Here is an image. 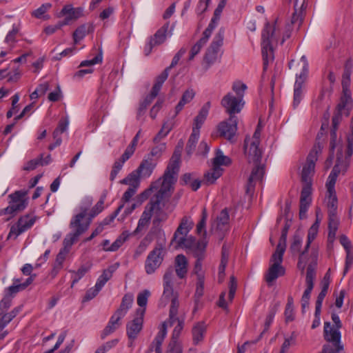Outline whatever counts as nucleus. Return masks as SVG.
Returning <instances> with one entry per match:
<instances>
[{
    "label": "nucleus",
    "instance_id": "f257e3e1",
    "mask_svg": "<svg viewBox=\"0 0 353 353\" xmlns=\"http://www.w3.org/2000/svg\"><path fill=\"white\" fill-rule=\"evenodd\" d=\"M103 204L104 199L101 198L92 208L85 222L83 221V219L88 214V209L85 208H81V212L73 216L70 223V228L72 231L66 236L63 241L65 247L72 245L78 240L79 236L88 230L92 219L103 210Z\"/></svg>",
    "mask_w": 353,
    "mask_h": 353
},
{
    "label": "nucleus",
    "instance_id": "f03ea898",
    "mask_svg": "<svg viewBox=\"0 0 353 353\" xmlns=\"http://www.w3.org/2000/svg\"><path fill=\"white\" fill-rule=\"evenodd\" d=\"M182 148L183 143L176 147L163 176L160 178L161 179V188L159 190V192L168 196H170V192L174 189L173 185L177 179Z\"/></svg>",
    "mask_w": 353,
    "mask_h": 353
},
{
    "label": "nucleus",
    "instance_id": "7ed1b4c3",
    "mask_svg": "<svg viewBox=\"0 0 353 353\" xmlns=\"http://www.w3.org/2000/svg\"><path fill=\"white\" fill-rule=\"evenodd\" d=\"M327 208L328 215V235L327 241L332 244L339 225V219L337 216L338 199L336 192L327 193Z\"/></svg>",
    "mask_w": 353,
    "mask_h": 353
},
{
    "label": "nucleus",
    "instance_id": "20e7f679",
    "mask_svg": "<svg viewBox=\"0 0 353 353\" xmlns=\"http://www.w3.org/2000/svg\"><path fill=\"white\" fill-rule=\"evenodd\" d=\"M311 262L307 267L305 283L306 289L305 290L301 300V307L303 312L310 304V294L314 286V281L316 279V268L317 265L318 253L315 250H312L310 254Z\"/></svg>",
    "mask_w": 353,
    "mask_h": 353
},
{
    "label": "nucleus",
    "instance_id": "39448f33",
    "mask_svg": "<svg viewBox=\"0 0 353 353\" xmlns=\"http://www.w3.org/2000/svg\"><path fill=\"white\" fill-rule=\"evenodd\" d=\"M276 23L274 26L269 23H265V28L262 31V56L263 60V70H267L269 62L274 60V51L272 46V41L275 39Z\"/></svg>",
    "mask_w": 353,
    "mask_h": 353
},
{
    "label": "nucleus",
    "instance_id": "423d86ee",
    "mask_svg": "<svg viewBox=\"0 0 353 353\" xmlns=\"http://www.w3.org/2000/svg\"><path fill=\"white\" fill-rule=\"evenodd\" d=\"M323 147L319 143H316L307 157L306 163L301 172V181L303 185L312 187V176L314 173L315 164L318 156L322 152Z\"/></svg>",
    "mask_w": 353,
    "mask_h": 353
},
{
    "label": "nucleus",
    "instance_id": "0eeeda50",
    "mask_svg": "<svg viewBox=\"0 0 353 353\" xmlns=\"http://www.w3.org/2000/svg\"><path fill=\"white\" fill-rule=\"evenodd\" d=\"M26 192L16 191L8 196L10 198L8 207L0 210V216L8 215L6 221H9L14 217L18 212L23 210L27 206V201L25 199Z\"/></svg>",
    "mask_w": 353,
    "mask_h": 353
},
{
    "label": "nucleus",
    "instance_id": "6e6552de",
    "mask_svg": "<svg viewBox=\"0 0 353 353\" xmlns=\"http://www.w3.org/2000/svg\"><path fill=\"white\" fill-rule=\"evenodd\" d=\"M165 197H168V196L164 194H161V192L158 191L154 196L151 199L149 203L145 207V210L139 220L138 225L134 232L141 231L144 227L149 224L152 213L155 210H160V203Z\"/></svg>",
    "mask_w": 353,
    "mask_h": 353
},
{
    "label": "nucleus",
    "instance_id": "1a4fd4ad",
    "mask_svg": "<svg viewBox=\"0 0 353 353\" xmlns=\"http://www.w3.org/2000/svg\"><path fill=\"white\" fill-rule=\"evenodd\" d=\"M349 165L350 163H348V161L343 160L342 150H339L336 154V164L334 165L332 170L331 171L328 176L327 181L326 182L325 184L327 188V193L332 194V192H336L334 186L336 181V179L341 172L344 174L347 171Z\"/></svg>",
    "mask_w": 353,
    "mask_h": 353
},
{
    "label": "nucleus",
    "instance_id": "9d476101",
    "mask_svg": "<svg viewBox=\"0 0 353 353\" xmlns=\"http://www.w3.org/2000/svg\"><path fill=\"white\" fill-rule=\"evenodd\" d=\"M283 256L273 254L270 260V267L265 274L264 279L269 286L279 276H282L285 274V269L282 265Z\"/></svg>",
    "mask_w": 353,
    "mask_h": 353
},
{
    "label": "nucleus",
    "instance_id": "9b49d317",
    "mask_svg": "<svg viewBox=\"0 0 353 353\" xmlns=\"http://www.w3.org/2000/svg\"><path fill=\"white\" fill-rule=\"evenodd\" d=\"M288 65L296 77L294 88L302 89L308 72V63L305 56H302L299 61L291 60Z\"/></svg>",
    "mask_w": 353,
    "mask_h": 353
},
{
    "label": "nucleus",
    "instance_id": "f8f14e48",
    "mask_svg": "<svg viewBox=\"0 0 353 353\" xmlns=\"http://www.w3.org/2000/svg\"><path fill=\"white\" fill-rule=\"evenodd\" d=\"M163 248L158 245L150 252L145 261V270L146 274H152L161 266L163 261Z\"/></svg>",
    "mask_w": 353,
    "mask_h": 353
},
{
    "label": "nucleus",
    "instance_id": "ddd939ff",
    "mask_svg": "<svg viewBox=\"0 0 353 353\" xmlns=\"http://www.w3.org/2000/svg\"><path fill=\"white\" fill-rule=\"evenodd\" d=\"M248 157L249 161H252L254 164L246 185V193L250 194L254 192L256 181H261L262 180L265 174V168L261 163V158L254 161L252 155L248 154Z\"/></svg>",
    "mask_w": 353,
    "mask_h": 353
},
{
    "label": "nucleus",
    "instance_id": "4468645a",
    "mask_svg": "<svg viewBox=\"0 0 353 353\" xmlns=\"http://www.w3.org/2000/svg\"><path fill=\"white\" fill-rule=\"evenodd\" d=\"M230 229V215L228 208L223 209L216 219L212 223L211 230L223 239Z\"/></svg>",
    "mask_w": 353,
    "mask_h": 353
},
{
    "label": "nucleus",
    "instance_id": "2eb2a0df",
    "mask_svg": "<svg viewBox=\"0 0 353 353\" xmlns=\"http://www.w3.org/2000/svg\"><path fill=\"white\" fill-rule=\"evenodd\" d=\"M224 34L225 29L223 28H221L216 34L205 55V60L207 63H212L216 60L220 48L223 43Z\"/></svg>",
    "mask_w": 353,
    "mask_h": 353
},
{
    "label": "nucleus",
    "instance_id": "dca6fc26",
    "mask_svg": "<svg viewBox=\"0 0 353 353\" xmlns=\"http://www.w3.org/2000/svg\"><path fill=\"white\" fill-rule=\"evenodd\" d=\"M145 314V309H137V314L132 321L128 322L126 325V332L128 337L131 340L130 345H132L133 341L137 339L139 333L143 328V316Z\"/></svg>",
    "mask_w": 353,
    "mask_h": 353
},
{
    "label": "nucleus",
    "instance_id": "f3484780",
    "mask_svg": "<svg viewBox=\"0 0 353 353\" xmlns=\"http://www.w3.org/2000/svg\"><path fill=\"white\" fill-rule=\"evenodd\" d=\"M221 103L230 117H236L234 114L241 112L244 104L241 97H234L230 92L223 97Z\"/></svg>",
    "mask_w": 353,
    "mask_h": 353
},
{
    "label": "nucleus",
    "instance_id": "a211bd4d",
    "mask_svg": "<svg viewBox=\"0 0 353 353\" xmlns=\"http://www.w3.org/2000/svg\"><path fill=\"white\" fill-rule=\"evenodd\" d=\"M237 123L236 117H230L228 120L221 122L218 125L219 136L232 141L237 131Z\"/></svg>",
    "mask_w": 353,
    "mask_h": 353
},
{
    "label": "nucleus",
    "instance_id": "6ab92c4d",
    "mask_svg": "<svg viewBox=\"0 0 353 353\" xmlns=\"http://www.w3.org/2000/svg\"><path fill=\"white\" fill-rule=\"evenodd\" d=\"M36 221V216L26 214L22 216L18 220L15 225L11 227L8 237L14 235L17 238L19 235L30 228Z\"/></svg>",
    "mask_w": 353,
    "mask_h": 353
},
{
    "label": "nucleus",
    "instance_id": "aec40b11",
    "mask_svg": "<svg viewBox=\"0 0 353 353\" xmlns=\"http://www.w3.org/2000/svg\"><path fill=\"white\" fill-rule=\"evenodd\" d=\"M261 134V129L259 125L257 126L253 134L252 141L251 142L249 148H248L247 139L245 140L244 148L246 154L252 155L254 161H257L262 157V152L259 148V137Z\"/></svg>",
    "mask_w": 353,
    "mask_h": 353
},
{
    "label": "nucleus",
    "instance_id": "412c9836",
    "mask_svg": "<svg viewBox=\"0 0 353 353\" xmlns=\"http://www.w3.org/2000/svg\"><path fill=\"white\" fill-rule=\"evenodd\" d=\"M312 187L309 185H303L300 198L299 205V218L303 219L306 218V212L312 202Z\"/></svg>",
    "mask_w": 353,
    "mask_h": 353
},
{
    "label": "nucleus",
    "instance_id": "4be33fe9",
    "mask_svg": "<svg viewBox=\"0 0 353 353\" xmlns=\"http://www.w3.org/2000/svg\"><path fill=\"white\" fill-rule=\"evenodd\" d=\"M179 301L177 296H175L171 301V304L169 310V317L168 319L162 323L161 328H165L167 331L168 327H172L174 323H179V320L181 319V316H179Z\"/></svg>",
    "mask_w": 353,
    "mask_h": 353
},
{
    "label": "nucleus",
    "instance_id": "5701e85b",
    "mask_svg": "<svg viewBox=\"0 0 353 353\" xmlns=\"http://www.w3.org/2000/svg\"><path fill=\"white\" fill-rule=\"evenodd\" d=\"M174 277V270L172 267L168 268L164 275H163V298L169 299L171 298V300L175 296H177L179 298L178 294L174 292L173 287H172V279Z\"/></svg>",
    "mask_w": 353,
    "mask_h": 353
},
{
    "label": "nucleus",
    "instance_id": "b1692460",
    "mask_svg": "<svg viewBox=\"0 0 353 353\" xmlns=\"http://www.w3.org/2000/svg\"><path fill=\"white\" fill-rule=\"evenodd\" d=\"M193 226L194 223L190 220V218L186 216H183L174 233L170 244H174L175 241L179 240L180 236L186 237Z\"/></svg>",
    "mask_w": 353,
    "mask_h": 353
},
{
    "label": "nucleus",
    "instance_id": "393cba45",
    "mask_svg": "<svg viewBox=\"0 0 353 353\" xmlns=\"http://www.w3.org/2000/svg\"><path fill=\"white\" fill-rule=\"evenodd\" d=\"M294 5V13L292 14L291 23L300 27L304 18V10L306 8L305 0H288Z\"/></svg>",
    "mask_w": 353,
    "mask_h": 353
},
{
    "label": "nucleus",
    "instance_id": "a878e982",
    "mask_svg": "<svg viewBox=\"0 0 353 353\" xmlns=\"http://www.w3.org/2000/svg\"><path fill=\"white\" fill-rule=\"evenodd\" d=\"M83 15V9L81 8H73L72 5L63 6L60 12L59 17L65 16L62 22L63 26L68 25L71 21H75Z\"/></svg>",
    "mask_w": 353,
    "mask_h": 353
},
{
    "label": "nucleus",
    "instance_id": "bb28decb",
    "mask_svg": "<svg viewBox=\"0 0 353 353\" xmlns=\"http://www.w3.org/2000/svg\"><path fill=\"white\" fill-rule=\"evenodd\" d=\"M352 99L351 92L343 91L340 101L338 103L336 111L344 114L345 117H348L352 108Z\"/></svg>",
    "mask_w": 353,
    "mask_h": 353
},
{
    "label": "nucleus",
    "instance_id": "cd10ccee",
    "mask_svg": "<svg viewBox=\"0 0 353 353\" xmlns=\"http://www.w3.org/2000/svg\"><path fill=\"white\" fill-rule=\"evenodd\" d=\"M157 165V163L155 162L154 159L153 160L146 157L142 160L137 168V171L139 173L141 177L148 178L152 174Z\"/></svg>",
    "mask_w": 353,
    "mask_h": 353
},
{
    "label": "nucleus",
    "instance_id": "c85d7f7f",
    "mask_svg": "<svg viewBox=\"0 0 353 353\" xmlns=\"http://www.w3.org/2000/svg\"><path fill=\"white\" fill-rule=\"evenodd\" d=\"M123 318V316H120L118 314L114 312V314L110 317L107 325L102 331L101 334V339H104L107 336L116 331L121 325V320Z\"/></svg>",
    "mask_w": 353,
    "mask_h": 353
},
{
    "label": "nucleus",
    "instance_id": "c756f323",
    "mask_svg": "<svg viewBox=\"0 0 353 353\" xmlns=\"http://www.w3.org/2000/svg\"><path fill=\"white\" fill-rule=\"evenodd\" d=\"M170 27V23L166 22L162 27H161L156 32L155 34L150 37V39L152 41V43L155 44L156 46H159L162 43H163L166 39L167 36L168 34V30ZM173 29V27L170 29L169 34L170 35H172V30Z\"/></svg>",
    "mask_w": 353,
    "mask_h": 353
},
{
    "label": "nucleus",
    "instance_id": "7c9ffc66",
    "mask_svg": "<svg viewBox=\"0 0 353 353\" xmlns=\"http://www.w3.org/2000/svg\"><path fill=\"white\" fill-rule=\"evenodd\" d=\"M343 115H344V114L335 111L334 114L332 117L330 141V146L331 148V150H333L335 148L336 140V131L338 130V126L339 123L342 121Z\"/></svg>",
    "mask_w": 353,
    "mask_h": 353
},
{
    "label": "nucleus",
    "instance_id": "2f4dec72",
    "mask_svg": "<svg viewBox=\"0 0 353 353\" xmlns=\"http://www.w3.org/2000/svg\"><path fill=\"white\" fill-rule=\"evenodd\" d=\"M174 268L179 278L183 279L186 276L188 272V261L183 254H179L176 256Z\"/></svg>",
    "mask_w": 353,
    "mask_h": 353
},
{
    "label": "nucleus",
    "instance_id": "473e14b6",
    "mask_svg": "<svg viewBox=\"0 0 353 353\" xmlns=\"http://www.w3.org/2000/svg\"><path fill=\"white\" fill-rule=\"evenodd\" d=\"M324 338L330 343H341V333L331 327L330 322L324 323Z\"/></svg>",
    "mask_w": 353,
    "mask_h": 353
},
{
    "label": "nucleus",
    "instance_id": "72a5a7b5",
    "mask_svg": "<svg viewBox=\"0 0 353 353\" xmlns=\"http://www.w3.org/2000/svg\"><path fill=\"white\" fill-rule=\"evenodd\" d=\"M210 103L207 102L200 110L198 115L194 118V125L192 130L196 129L200 132V128L205 121L208 114Z\"/></svg>",
    "mask_w": 353,
    "mask_h": 353
},
{
    "label": "nucleus",
    "instance_id": "f704fd0d",
    "mask_svg": "<svg viewBox=\"0 0 353 353\" xmlns=\"http://www.w3.org/2000/svg\"><path fill=\"white\" fill-rule=\"evenodd\" d=\"M208 242L205 238L197 241V244L190 250V253L196 260H203L205 257V249Z\"/></svg>",
    "mask_w": 353,
    "mask_h": 353
},
{
    "label": "nucleus",
    "instance_id": "c9c22d12",
    "mask_svg": "<svg viewBox=\"0 0 353 353\" xmlns=\"http://www.w3.org/2000/svg\"><path fill=\"white\" fill-rule=\"evenodd\" d=\"M197 244L196 239L192 236H180L179 240L175 241L173 244L176 249L185 248L189 252Z\"/></svg>",
    "mask_w": 353,
    "mask_h": 353
},
{
    "label": "nucleus",
    "instance_id": "e433bc0d",
    "mask_svg": "<svg viewBox=\"0 0 353 353\" xmlns=\"http://www.w3.org/2000/svg\"><path fill=\"white\" fill-rule=\"evenodd\" d=\"M166 334L167 331L165 330V328H160L159 332L157 334L154 340L151 343L148 349V353L152 352L154 350L155 353H161V347Z\"/></svg>",
    "mask_w": 353,
    "mask_h": 353
},
{
    "label": "nucleus",
    "instance_id": "4c0bfd02",
    "mask_svg": "<svg viewBox=\"0 0 353 353\" xmlns=\"http://www.w3.org/2000/svg\"><path fill=\"white\" fill-rule=\"evenodd\" d=\"M223 174V169L213 165L208 172L204 174L203 183L206 185H211L215 183Z\"/></svg>",
    "mask_w": 353,
    "mask_h": 353
},
{
    "label": "nucleus",
    "instance_id": "58836bf2",
    "mask_svg": "<svg viewBox=\"0 0 353 353\" xmlns=\"http://www.w3.org/2000/svg\"><path fill=\"white\" fill-rule=\"evenodd\" d=\"M133 300L134 298L132 294H125L122 298L119 307L116 310L115 313L118 314L120 316L124 317L127 314L128 310L131 307Z\"/></svg>",
    "mask_w": 353,
    "mask_h": 353
},
{
    "label": "nucleus",
    "instance_id": "ea45409f",
    "mask_svg": "<svg viewBox=\"0 0 353 353\" xmlns=\"http://www.w3.org/2000/svg\"><path fill=\"white\" fill-rule=\"evenodd\" d=\"M92 31H93V27L91 25L83 24L79 26L72 34L74 44L78 43Z\"/></svg>",
    "mask_w": 353,
    "mask_h": 353
},
{
    "label": "nucleus",
    "instance_id": "a19ab883",
    "mask_svg": "<svg viewBox=\"0 0 353 353\" xmlns=\"http://www.w3.org/2000/svg\"><path fill=\"white\" fill-rule=\"evenodd\" d=\"M185 324V316L181 315V319L179 320V323L177 325L174 327L172 334V338L171 341L169 344V346L172 350L174 346H176L177 343V341L181 335V331L183 329Z\"/></svg>",
    "mask_w": 353,
    "mask_h": 353
},
{
    "label": "nucleus",
    "instance_id": "79ce46f5",
    "mask_svg": "<svg viewBox=\"0 0 353 353\" xmlns=\"http://www.w3.org/2000/svg\"><path fill=\"white\" fill-rule=\"evenodd\" d=\"M141 176L137 171V170H134L131 173H130L125 178L122 179L120 181V183L124 185H129L130 187H134V188H138L139 186L140 181L139 179Z\"/></svg>",
    "mask_w": 353,
    "mask_h": 353
},
{
    "label": "nucleus",
    "instance_id": "37998d69",
    "mask_svg": "<svg viewBox=\"0 0 353 353\" xmlns=\"http://www.w3.org/2000/svg\"><path fill=\"white\" fill-rule=\"evenodd\" d=\"M169 75V72L167 70H163L159 75H158L154 81V83L152 86V90L150 92L152 93L153 96H157L159 91L161 89V87L165 80L168 79Z\"/></svg>",
    "mask_w": 353,
    "mask_h": 353
},
{
    "label": "nucleus",
    "instance_id": "c03bdc74",
    "mask_svg": "<svg viewBox=\"0 0 353 353\" xmlns=\"http://www.w3.org/2000/svg\"><path fill=\"white\" fill-rule=\"evenodd\" d=\"M195 92L192 89L185 90L176 105L175 110L176 114H178L184 107L186 103H190L194 97Z\"/></svg>",
    "mask_w": 353,
    "mask_h": 353
},
{
    "label": "nucleus",
    "instance_id": "a18cd8bd",
    "mask_svg": "<svg viewBox=\"0 0 353 353\" xmlns=\"http://www.w3.org/2000/svg\"><path fill=\"white\" fill-rule=\"evenodd\" d=\"M199 133L200 132L196 129L192 130V132L189 137L185 148L186 152L188 155H191L195 150L199 138Z\"/></svg>",
    "mask_w": 353,
    "mask_h": 353
},
{
    "label": "nucleus",
    "instance_id": "49530a36",
    "mask_svg": "<svg viewBox=\"0 0 353 353\" xmlns=\"http://www.w3.org/2000/svg\"><path fill=\"white\" fill-rule=\"evenodd\" d=\"M276 311H277L276 306H274L270 310L268 314L267 315V316L265 318L263 330L261 332V333L260 334V335L256 340L251 342L252 343H257L263 337V335L269 330L270 326L273 321V319L274 318Z\"/></svg>",
    "mask_w": 353,
    "mask_h": 353
},
{
    "label": "nucleus",
    "instance_id": "de8ad7c7",
    "mask_svg": "<svg viewBox=\"0 0 353 353\" xmlns=\"http://www.w3.org/2000/svg\"><path fill=\"white\" fill-rule=\"evenodd\" d=\"M205 331V327L203 322H199L193 327L192 332L195 344L203 340Z\"/></svg>",
    "mask_w": 353,
    "mask_h": 353
},
{
    "label": "nucleus",
    "instance_id": "09e8293b",
    "mask_svg": "<svg viewBox=\"0 0 353 353\" xmlns=\"http://www.w3.org/2000/svg\"><path fill=\"white\" fill-rule=\"evenodd\" d=\"M320 221L317 219L316 221L312 224V225L310 228L308 232H307V243L305 246V251H308V249L312 243V242L315 239L319 228Z\"/></svg>",
    "mask_w": 353,
    "mask_h": 353
},
{
    "label": "nucleus",
    "instance_id": "8fccbe9b",
    "mask_svg": "<svg viewBox=\"0 0 353 353\" xmlns=\"http://www.w3.org/2000/svg\"><path fill=\"white\" fill-rule=\"evenodd\" d=\"M215 157L213 159V165L220 168L221 165H229L231 164V159L223 155L222 151L220 149L216 150Z\"/></svg>",
    "mask_w": 353,
    "mask_h": 353
},
{
    "label": "nucleus",
    "instance_id": "3c124183",
    "mask_svg": "<svg viewBox=\"0 0 353 353\" xmlns=\"http://www.w3.org/2000/svg\"><path fill=\"white\" fill-rule=\"evenodd\" d=\"M161 179H159L157 181L152 183L149 188L144 190L138 196V200L140 202V203H143L144 201L148 199L153 190H156L159 188H161Z\"/></svg>",
    "mask_w": 353,
    "mask_h": 353
},
{
    "label": "nucleus",
    "instance_id": "603ef678",
    "mask_svg": "<svg viewBox=\"0 0 353 353\" xmlns=\"http://www.w3.org/2000/svg\"><path fill=\"white\" fill-rule=\"evenodd\" d=\"M130 236V234L128 231L123 232L120 236L113 242V243L109 246V249H107L109 252H115L119 248L121 247V245L124 243V242L128 239Z\"/></svg>",
    "mask_w": 353,
    "mask_h": 353
},
{
    "label": "nucleus",
    "instance_id": "864d4df0",
    "mask_svg": "<svg viewBox=\"0 0 353 353\" xmlns=\"http://www.w3.org/2000/svg\"><path fill=\"white\" fill-rule=\"evenodd\" d=\"M302 245V238L298 233H295L293 236L292 242L290 245V250L292 254L300 255V253L302 252L301 251V248Z\"/></svg>",
    "mask_w": 353,
    "mask_h": 353
},
{
    "label": "nucleus",
    "instance_id": "5fc2aeb1",
    "mask_svg": "<svg viewBox=\"0 0 353 353\" xmlns=\"http://www.w3.org/2000/svg\"><path fill=\"white\" fill-rule=\"evenodd\" d=\"M166 148L165 143H160L158 145L154 147L150 152L147 155L149 159H155V162L157 163L159 158L161 157L162 153Z\"/></svg>",
    "mask_w": 353,
    "mask_h": 353
},
{
    "label": "nucleus",
    "instance_id": "6e6d98bb",
    "mask_svg": "<svg viewBox=\"0 0 353 353\" xmlns=\"http://www.w3.org/2000/svg\"><path fill=\"white\" fill-rule=\"evenodd\" d=\"M287 236H288V234L281 233L279 243H278L276 250L274 251L273 254H276V255L283 256L285 249H286Z\"/></svg>",
    "mask_w": 353,
    "mask_h": 353
},
{
    "label": "nucleus",
    "instance_id": "4d7b16f0",
    "mask_svg": "<svg viewBox=\"0 0 353 353\" xmlns=\"http://www.w3.org/2000/svg\"><path fill=\"white\" fill-rule=\"evenodd\" d=\"M157 96H153L152 92H150L148 96H146L145 99L139 105V108L138 109L137 112L138 117L143 114L148 106L150 105V103Z\"/></svg>",
    "mask_w": 353,
    "mask_h": 353
},
{
    "label": "nucleus",
    "instance_id": "13d9d810",
    "mask_svg": "<svg viewBox=\"0 0 353 353\" xmlns=\"http://www.w3.org/2000/svg\"><path fill=\"white\" fill-rule=\"evenodd\" d=\"M296 338V334L294 332H292L290 337L285 338L279 353H287L290 347L295 344Z\"/></svg>",
    "mask_w": 353,
    "mask_h": 353
},
{
    "label": "nucleus",
    "instance_id": "bf43d9fd",
    "mask_svg": "<svg viewBox=\"0 0 353 353\" xmlns=\"http://www.w3.org/2000/svg\"><path fill=\"white\" fill-rule=\"evenodd\" d=\"M103 55L102 50H99V52L91 60H85L81 61L79 65V67H88L92 66L97 63H100L102 62Z\"/></svg>",
    "mask_w": 353,
    "mask_h": 353
},
{
    "label": "nucleus",
    "instance_id": "052dcab7",
    "mask_svg": "<svg viewBox=\"0 0 353 353\" xmlns=\"http://www.w3.org/2000/svg\"><path fill=\"white\" fill-rule=\"evenodd\" d=\"M207 218H208L207 211H206L205 208H204L202 210L201 220L196 225L197 233L201 234L202 232H203V236L206 235V231L205 230V228Z\"/></svg>",
    "mask_w": 353,
    "mask_h": 353
},
{
    "label": "nucleus",
    "instance_id": "680f3d73",
    "mask_svg": "<svg viewBox=\"0 0 353 353\" xmlns=\"http://www.w3.org/2000/svg\"><path fill=\"white\" fill-rule=\"evenodd\" d=\"M347 148L345 151V157L343 158V161H348L350 163V158L353 154V133L347 136Z\"/></svg>",
    "mask_w": 353,
    "mask_h": 353
},
{
    "label": "nucleus",
    "instance_id": "e2e57ef3",
    "mask_svg": "<svg viewBox=\"0 0 353 353\" xmlns=\"http://www.w3.org/2000/svg\"><path fill=\"white\" fill-rule=\"evenodd\" d=\"M150 292L148 290H144L142 292H139L137 296V304L141 307H145L147 305L148 299V297L150 296ZM143 309L145 310V308H143Z\"/></svg>",
    "mask_w": 353,
    "mask_h": 353
},
{
    "label": "nucleus",
    "instance_id": "0e129e2a",
    "mask_svg": "<svg viewBox=\"0 0 353 353\" xmlns=\"http://www.w3.org/2000/svg\"><path fill=\"white\" fill-rule=\"evenodd\" d=\"M68 125V121L66 118H61L59 121L57 128L54 130L53 132V137L54 139L61 133L64 132Z\"/></svg>",
    "mask_w": 353,
    "mask_h": 353
},
{
    "label": "nucleus",
    "instance_id": "69168bd1",
    "mask_svg": "<svg viewBox=\"0 0 353 353\" xmlns=\"http://www.w3.org/2000/svg\"><path fill=\"white\" fill-rule=\"evenodd\" d=\"M204 281L201 278L196 281V290L194 293L195 301L198 302L204 294Z\"/></svg>",
    "mask_w": 353,
    "mask_h": 353
},
{
    "label": "nucleus",
    "instance_id": "338daca9",
    "mask_svg": "<svg viewBox=\"0 0 353 353\" xmlns=\"http://www.w3.org/2000/svg\"><path fill=\"white\" fill-rule=\"evenodd\" d=\"M119 264L118 263L109 266L107 269L103 271L102 274L101 275L103 279L105 281H108L112 276L113 273L117 270Z\"/></svg>",
    "mask_w": 353,
    "mask_h": 353
},
{
    "label": "nucleus",
    "instance_id": "774afa93",
    "mask_svg": "<svg viewBox=\"0 0 353 353\" xmlns=\"http://www.w3.org/2000/svg\"><path fill=\"white\" fill-rule=\"evenodd\" d=\"M67 252H68L64 248L63 250H61L60 252L58 253L54 263V270L57 268L58 270H61L62 268L63 263L65 259Z\"/></svg>",
    "mask_w": 353,
    "mask_h": 353
}]
</instances>
